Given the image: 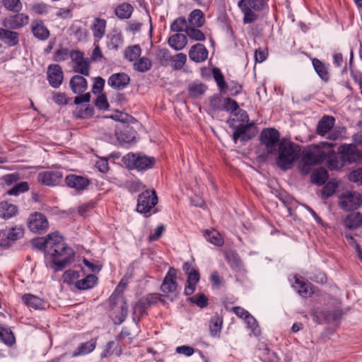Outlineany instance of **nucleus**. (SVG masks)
<instances>
[{
    "instance_id": "f257e3e1",
    "label": "nucleus",
    "mask_w": 362,
    "mask_h": 362,
    "mask_svg": "<svg viewBox=\"0 0 362 362\" xmlns=\"http://www.w3.org/2000/svg\"><path fill=\"white\" fill-rule=\"evenodd\" d=\"M32 245L50 256L57 271L62 270L69 264L74 255L73 250L66 245L62 237L57 233L35 238L32 240Z\"/></svg>"
},
{
    "instance_id": "f03ea898",
    "label": "nucleus",
    "mask_w": 362,
    "mask_h": 362,
    "mask_svg": "<svg viewBox=\"0 0 362 362\" xmlns=\"http://www.w3.org/2000/svg\"><path fill=\"white\" fill-rule=\"evenodd\" d=\"M333 146L334 144L332 143L321 142L305 150L299 163L300 173L303 175H308L315 165L322 163L326 159L327 153L323 148H331Z\"/></svg>"
},
{
    "instance_id": "7ed1b4c3",
    "label": "nucleus",
    "mask_w": 362,
    "mask_h": 362,
    "mask_svg": "<svg viewBox=\"0 0 362 362\" xmlns=\"http://www.w3.org/2000/svg\"><path fill=\"white\" fill-rule=\"evenodd\" d=\"M299 146L291 141H281L279 144L277 165L283 170L291 169L300 156Z\"/></svg>"
},
{
    "instance_id": "20e7f679",
    "label": "nucleus",
    "mask_w": 362,
    "mask_h": 362,
    "mask_svg": "<svg viewBox=\"0 0 362 362\" xmlns=\"http://www.w3.org/2000/svg\"><path fill=\"white\" fill-rule=\"evenodd\" d=\"M362 204V196L356 191H346L339 197V207L346 211L356 210Z\"/></svg>"
},
{
    "instance_id": "39448f33",
    "label": "nucleus",
    "mask_w": 362,
    "mask_h": 362,
    "mask_svg": "<svg viewBox=\"0 0 362 362\" xmlns=\"http://www.w3.org/2000/svg\"><path fill=\"white\" fill-rule=\"evenodd\" d=\"M124 160L129 168H135L139 171L151 168L155 163L153 157L134 153H128L124 157Z\"/></svg>"
},
{
    "instance_id": "423d86ee",
    "label": "nucleus",
    "mask_w": 362,
    "mask_h": 362,
    "mask_svg": "<svg viewBox=\"0 0 362 362\" xmlns=\"http://www.w3.org/2000/svg\"><path fill=\"white\" fill-rule=\"evenodd\" d=\"M158 203V197L154 190H146L141 193L137 199L136 210L141 214L151 211Z\"/></svg>"
},
{
    "instance_id": "0eeeda50",
    "label": "nucleus",
    "mask_w": 362,
    "mask_h": 362,
    "mask_svg": "<svg viewBox=\"0 0 362 362\" xmlns=\"http://www.w3.org/2000/svg\"><path fill=\"white\" fill-rule=\"evenodd\" d=\"M279 133L274 128H267L262 130L260 135L261 142L266 146L267 151L273 153L276 151L279 142Z\"/></svg>"
},
{
    "instance_id": "6e6552de",
    "label": "nucleus",
    "mask_w": 362,
    "mask_h": 362,
    "mask_svg": "<svg viewBox=\"0 0 362 362\" xmlns=\"http://www.w3.org/2000/svg\"><path fill=\"white\" fill-rule=\"evenodd\" d=\"M28 227L33 233H41L47 230L49 223L44 214L40 212H35L28 217Z\"/></svg>"
},
{
    "instance_id": "1a4fd4ad",
    "label": "nucleus",
    "mask_w": 362,
    "mask_h": 362,
    "mask_svg": "<svg viewBox=\"0 0 362 362\" xmlns=\"http://www.w3.org/2000/svg\"><path fill=\"white\" fill-rule=\"evenodd\" d=\"M257 133V129L253 122L247 124H241L235 127L233 139L235 143H236L238 139L242 141H247L255 137Z\"/></svg>"
},
{
    "instance_id": "9d476101",
    "label": "nucleus",
    "mask_w": 362,
    "mask_h": 362,
    "mask_svg": "<svg viewBox=\"0 0 362 362\" xmlns=\"http://www.w3.org/2000/svg\"><path fill=\"white\" fill-rule=\"evenodd\" d=\"M62 177V173L59 171H44L38 174L37 180L44 185L54 187L59 185Z\"/></svg>"
},
{
    "instance_id": "9b49d317",
    "label": "nucleus",
    "mask_w": 362,
    "mask_h": 362,
    "mask_svg": "<svg viewBox=\"0 0 362 362\" xmlns=\"http://www.w3.org/2000/svg\"><path fill=\"white\" fill-rule=\"evenodd\" d=\"M339 158L345 163H355L359 160V153L356 147L352 144L341 145L339 148Z\"/></svg>"
},
{
    "instance_id": "f8f14e48",
    "label": "nucleus",
    "mask_w": 362,
    "mask_h": 362,
    "mask_svg": "<svg viewBox=\"0 0 362 362\" xmlns=\"http://www.w3.org/2000/svg\"><path fill=\"white\" fill-rule=\"evenodd\" d=\"M47 74L50 86L54 88H59L64 79V73L61 66L59 64L49 65Z\"/></svg>"
},
{
    "instance_id": "ddd939ff",
    "label": "nucleus",
    "mask_w": 362,
    "mask_h": 362,
    "mask_svg": "<svg viewBox=\"0 0 362 362\" xmlns=\"http://www.w3.org/2000/svg\"><path fill=\"white\" fill-rule=\"evenodd\" d=\"M130 82L129 75L124 72L112 74L107 79V84L115 90H123Z\"/></svg>"
},
{
    "instance_id": "4468645a",
    "label": "nucleus",
    "mask_w": 362,
    "mask_h": 362,
    "mask_svg": "<svg viewBox=\"0 0 362 362\" xmlns=\"http://www.w3.org/2000/svg\"><path fill=\"white\" fill-rule=\"evenodd\" d=\"M177 271L173 267H170L166 274L160 289L165 293H173L176 291L177 283L176 281Z\"/></svg>"
},
{
    "instance_id": "2eb2a0df",
    "label": "nucleus",
    "mask_w": 362,
    "mask_h": 362,
    "mask_svg": "<svg viewBox=\"0 0 362 362\" xmlns=\"http://www.w3.org/2000/svg\"><path fill=\"white\" fill-rule=\"evenodd\" d=\"M65 182L68 187L81 192L89 185L90 180L86 177L71 174L66 177Z\"/></svg>"
},
{
    "instance_id": "dca6fc26",
    "label": "nucleus",
    "mask_w": 362,
    "mask_h": 362,
    "mask_svg": "<svg viewBox=\"0 0 362 362\" xmlns=\"http://www.w3.org/2000/svg\"><path fill=\"white\" fill-rule=\"evenodd\" d=\"M28 21V16L24 13H18L6 18L4 21V25L9 29H18L27 25Z\"/></svg>"
},
{
    "instance_id": "f3484780",
    "label": "nucleus",
    "mask_w": 362,
    "mask_h": 362,
    "mask_svg": "<svg viewBox=\"0 0 362 362\" xmlns=\"http://www.w3.org/2000/svg\"><path fill=\"white\" fill-rule=\"evenodd\" d=\"M30 28L34 37L39 40L45 41L47 40L50 35L49 30L40 20L32 22Z\"/></svg>"
},
{
    "instance_id": "a211bd4d",
    "label": "nucleus",
    "mask_w": 362,
    "mask_h": 362,
    "mask_svg": "<svg viewBox=\"0 0 362 362\" xmlns=\"http://www.w3.org/2000/svg\"><path fill=\"white\" fill-rule=\"evenodd\" d=\"M335 119L332 116L324 115L318 122L316 132L318 135L325 136L334 126Z\"/></svg>"
},
{
    "instance_id": "6ab92c4d",
    "label": "nucleus",
    "mask_w": 362,
    "mask_h": 362,
    "mask_svg": "<svg viewBox=\"0 0 362 362\" xmlns=\"http://www.w3.org/2000/svg\"><path fill=\"white\" fill-rule=\"evenodd\" d=\"M189 57L195 62H202L207 59L208 50L204 45L198 43L190 48Z\"/></svg>"
},
{
    "instance_id": "aec40b11",
    "label": "nucleus",
    "mask_w": 362,
    "mask_h": 362,
    "mask_svg": "<svg viewBox=\"0 0 362 362\" xmlns=\"http://www.w3.org/2000/svg\"><path fill=\"white\" fill-rule=\"evenodd\" d=\"M69 86L74 93L81 95L88 88L86 79L81 75H75L69 81Z\"/></svg>"
},
{
    "instance_id": "412c9836",
    "label": "nucleus",
    "mask_w": 362,
    "mask_h": 362,
    "mask_svg": "<svg viewBox=\"0 0 362 362\" xmlns=\"http://www.w3.org/2000/svg\"><path fill=\"white\" fill-rule=\"evenodd\" d=\"M0 40L10 47L18 45L19 34L17 32L0 28Z\"/></svg>"
},
{
    "instance_id": "4be33fe9",
    "label": "nucleus",
    "mask_w": 362,
    "mask_h": 362,
    "mask_svg": "<svg viewBox=\"0 0 362 362\" xmlns=\"http://www.w3.org/2000/svg\"><path fill=\"white\" fill-rule=\"evenodd\" d=\"M187 279L184 293L186 296H191L196 289V285L200 279V275L199 271L196 269L187 274Z\"/></svg>"
},
{
    "instance_id": "5701e85b",
    "label": "nucleus",
    "mask_w": 362,
    "mask_h": 362,
    "mask_svg": "<svg viewBox=\"0 0 362 362\" xmlns=\"http://www.w3.org/2000/svg\"><path fill=\"white\" fill-rule=\"evenodd\" d=\"M22 300L27 306L35 310L44 309L47 305L43 299L30 293L23 295Z\"/></svg>"
},
{
    "instance_id": "b1692460",
    "label": "nucleus",
    "mask_w": 362,
    "mask_h": 362,
    "mask_svg": "<svg viewBox=\"0 0 362 362\" xmlns=\"http://www.w3.org/2000/svg\"><path fill=\"white\" fill-rule=\"evenodd\" d=\"M168 45L175 50L182 49L187 44V38L185 34L175 33L171 35L168 40Z\"/></svg>"
},
{
    "instance_id": "393cba45",
    "label": "nucleus",
    "mask_w": 362,
    "mask_h": 362,
    "mask_svg": "<svg viewBox=\"0 0 362 362\" xmlns=\"http://www.w3.org/2000/svg\"><path fill=\"white\" fill-rule=\"evenodd\" d=\"M344 226L349 229H356L362 226V214L354 212L347 215L344 219Z\"/></svg>"
},
{
    "instance_id": "a878e982",
    "label": "nucleus",
    "mask_w": 362,
    "mask_h": 362,
    "mask_svg": "<svg viewBox=\"0 0 362 362\" xmlns=\"http://www.w3.org/2000/svg\"><path fill=\"white\" fill-rule=\"evenodd\" d=\"M18 208L16 205L7 202H0V218L7 220L16 216Z\"/></svg>"
},
{
    "instance_id": "bb28decb",
    "label": "nucleus",
    "mask_w": 362,
    "mask_h": 362,
    "mask_svg": "<svg viewBox=\"0 0 362 362\" xmlns=\"http://www.w3.org/2000/svg\"><path fill=\"white\" fill-rule=\"evenodd\" d=\"M204 23V15L200 9H194L189 13L188 16V26L200 28L203 26Z\"/></svg>"
},
{
    "instance_id": "cd10ccee",
    "label": "nucleus",
    "mask_w": 362,
    "mask_h": 362,
    "mask_svg": "<svg viewBox=\"0 0 362 362\" xmlns=\"http://www.w3.org/2000/svg\"><path fill=\"white\" fill-rule=\"evenodd\" d=\"M96 346V339H92L88 341L81 344L76 351H74L72 356L77 357L82 355L88 354L92 352Z\"/></svg>"
},
{
    "instance_id": "c85d7f7f",
    "label": "nucleus",
    "mask_w": 362,
    "mask_h": 362,
    "mask_svg": "<svg viewBox=\"0 0 362 362\" xmlns=\"http://www.w3.org/2000/svg\"><path fill=\"white\" fill-rule=\"evenodd\" d=\"M98 281V278L94 274H88L84 279L78 280L75 283V286L79 290H86L92 288Z\"/></svg>"
},
{
    "instance_id": "c756f323",
    "label": "nucleus",
    "mask_w": 362,
    "mask_h": 362,
    "mask_svg": "<svg viewBox=\"0 0 362 362\" xmlns=\"http://www.w3.org/2000/svg\"><path fill=\"white\" fill-rule=\"evenodd\" d=\"M238 5L244 15L243 23H252L257 19L258 16L255 13L252 8L247 7L246 5L243 4V1H239Z\"/></svg>"
},
{
    "instance_id": "7c9ffc66",
    "label": "nucleus",
    "mask_w": 362,
    "mask_h": 362,
    "mask_svg": "<svg viewBox=\"0 0 362 362\" xmlns=\"http://www.w3.org/2000/svg\"><path fill=\"white\" fill-rule=\"evenodd\" d=\"M106 21L102 18H95L91 29L95 38L101 39L105 33Z\"/></svg>"
},
{
    "instance_id": "2f4dec72",
    "label": "nucleus",
    "mask_w": 362,
    "mask_h": 362,
    "mask_svg": "<svg viewBox=\"0 0 362 362\" xmlns=\"http://www.w3.org/2000/svg\"><path fill=\"white\" fill-rule=\"evenodd\" d=\"M329 175L326 169L320 168L311 175V182L317 185L321 186L325 183Z\"/></svg>"
},
{
    "instance_id": "473e14b6",
    "label": "nucleus",
    "mask_w": 362,
    "mask_h": 362,
    "mask_svg": "<svg viewBox=\"0 0 362 362\" xmlns=\"http://www.w3.org/2000/svg\"><path fill=\"white\" fill-rule=\"evenodd\" d=\"M293 287L297 290L298 293L303 297H308L312 293L310 284L304 282L300 278L295 276V283Z\"/></svg>"
},
{
    "instance_id": "72a5a7b5",
    "label": "nucleus",
    "mask_w": 362,
    "mask_h": 362,
    "mask_svg": "<svg viewBox=\"0 0 362 362\" xmlns=\"http://www.w3.org/2000/svg\"><path fill=\"white\" fill-rule=\"evenodd\" d=\"M115 354L119 356L122 354V349L117 341H111L106 345L105 349L101 354L102 357H107Z\"/></svg>"
},
{
    "instance_id": "f704fd0d",
    "label": "nucleus",
    "mask_w": 362,
    "mask_h": 362,
    "mask_svg": "<svg viewBox=\"0 0 362 362\" xmlns=\"http://www.w3.org/2000/svg\"><path fill=\"white\" fill-rule=\"evenodd\" d=\"M133 6L128 3H123L115 8V15L120 19H128L133 12Z\"/></svg>"
},
{
    "instance_id": "c9c22d12",
    "label": "nucleus",
    "mask_w": 362,
    "mask_h": 362,
    "mask_svg": "<svg viewBox=\"0 0 362 362\" xmlns=\"http://www.w3.org/2000/svg\"><path fill=\"white\" fill-rule=\"evenodd\" d=\"M141 49L139 45L127 47L124 50V58L129 62H135L140 57Z\"/></svg>"
},
{
    "instance_id": "e433bc0d",
    "label": "nucleus",
    "mask_w": 362,
    "mask_h": 362,
    "mask_svg": "<svg viewBox=\"0 0 362 362\" xmlns=\"http://www.w3.org/2000/svg\"><path fill=\"white\" fill-rule=\"evenodd\" d=\"M313 65L318 76L325 81L329 79V73L324 63L317 59L313 60Z\"/></svg>"
},
{
    "instance_id": "4c0bfd02",
    "label": "nucleus",
    "mask_w": 362,
    "mask_h": 362,
    "mask_svg": "<svg viewBox=\"0 0 362 362\" xmlns=\"http://www.w3.org/2000/svg\"><path fill=\"white\" fill-rule=\"evenodd\" d=\"M151 61L145 57H141L134 63V69L139 72H145L151 68Z\"/></svg>"
},
{
    "instance_id": "58836bf2",
    "label": "nucleus",
    "mask_w": 362,
    "mask_h": 362,
    "mask_svg": "<svg viewBox=\"0 0 362 362\" xmlns=\"http://www.w3.org/2000/svg\"><path fill=\"white\" fill-rule=\"evenodd\" d=\"M206 239L211 243L220 246L223 243L221 234L216 230H207L204 233Z\"/></svg>"
},
{
    "instance_id": "ea45409f",
    "label": "nucleus",
    "mask_w": 362,
    "mask_h": 362,
    "mask_svg": "<svg viewBox=\"0 0 362 362\" xmlns=\"http://www.w3.org/2000/svg\"><path fill=\"white\" fill-rule=\"evenodd\" d=\"M5 231H6V235L10 243L21 238L24 234L23 228L19 226L6 229Z\"/></svg>"
},
{
    "instance_id": "a19ab883",
    "label": "nucleus",
    "mask_w": 362,
    "mask_h": 362,
    "mask_svg": "<svg viewBox=\"0 0 362 362\" xmlns=\"http://www.w3.org/2000/svg\"><path fill=\"white\" fill-rule=\"evenodd\" d=\"M90 60L86 58L83 61L74 65L73 69L74 72L80 74L81 76H88L90 74Z\"/></svg>"
},
{
    "instance_id": "79ce46f5",
    "label": "nucleus",
    "mask_w": 362,
    "mask_h": 362,
    "mask_svg": "<svg viewBox=\"0 0 362 362\" xmlns=\"http://www.w3.org/2000/svg\"><path fill=\"white\" fill-rule=\"evenodd\" d=\"M124 42V38L121 33L115 31L110 39L108 47L115 50H117Z\"/></svg>"
},
{
    "instance_id": "37998d69",
    "label": "nucleus",
    "mask_w": 362,
    "mask_h": 362,
    "mask_svg": "<svg viewBox=\"0 0 362 362\" xmlns=\"http://www.w3.org/2000/svg\"><path fill=\"white\" fill-rule=\"evenodd\" d=\"M187 22L185 17L177 18L170 25V30L173 32L179 33L185 31L188 28Z\"/></svg>"
},
{
    "instance_id": "c03bdc74",
    "label": "nucleus",
    "mask_w": 362,
    "mask_h": 362,
    "mask_svg": "<svg viewBox=\"0 0 362 362\" xmlns=\"http://www.w3.org/2000/svg\"><path fill=\"white\" fill-rule=\"evenodd\" d=\"M327 157L329 158V168L330 170H338L344 165V163L336 156L334 151H330L327 153Z\"/></svg>"
},
{
    "instance_id": "a18cd8bd",
    "label": "nucleus",
    "mask_w": 362,
    "mask_h": 362,
    "mask_svg": "<svg viewBox=\"0 0 362 362\" xmlns=\"http://www.w3.org/2000/svg\"><path fill=\"white\" fill-rule=\"evenodd\" d=\"M206 86L202 83H194L189 86V94L193 98L201 96L206 91Z\"/></svg>"
},
{
    "instance_id": "49530a36",
    "label": "nucleus",
    "mask_w": 362,
    "mask_h": 362,
    "mask_svg": "<svg viewBox=\"0 0 362 362\" xmlns=\"http://www.w3.org/2000/svg\"><path fill=\"white\" fill-rule=\"evenodd\" d=\"M186 34L189 38L197 41H204L206 39L204 34L198 29V27L189 26L186 29Z\"/></svg>"
},
{
    "instance_id": "de8ad7c7",
    "label": "nucleus",
    "mask_w": 362,
    "mask_h": 362,
    "mask_svg": "<svg viewBox=\"0 0 362 362\" xmlns=\"http://www.w3.org/2000/svg\"><path fill=\"white\" fill-rule=\"evenodd\" d=\"M2 4L8 11L18 13L22 9V3L20 0H2Z\"/></svg>"
},
{
    "instance_id": "09e8293b",
    "label": "nucleus",
    "mask_w": 362,
    "mask_h": 362,
    "mask_svg": "<svg viewBox=\"0 0 362 362\" xmlns=\"http://www.w3.org/2000/svg\"><path fill=\"white\" fill-rule=\"evenodd\" d=\"M222 321L219 317H213L209 325L210 333L214 337H219L221 330Z\"/></svg>"
},
{
    "instance_id": "8fccbe9b",
    "label": "nucleus",
    "mask_w": 362,
    "mask_h": 362,
    "mask_svg": "<svg viewBox=\"0 0 362 362\" xmlns=\"http://www.w3.org/2000/svg\"><path fill=\"white\" fill-rule=\"evenodd\" d=\"M156 58L159 61L160 65L167 66L169 62L171 61L172 56L170 55L168 49L163 48L160 49L158 51L156 54Z\"/></svg>"
},
{
    "instance_id": "3c124183",
    "label": "nucleus",
    "mask_w": 362,
    "mask_h": 362,
    "mask_svg": "<svg viewBox=\"0 0 362 362\" xmlns=\"http://www.w3.org/2000/svg\"><path fill=\"white\" fill-rule=\"evenodd\" d=\"M173 67L175 70L181 69L187 61V55L184 53H178L172 57Z\"/></svg>"
},
{
    "instance_id": "603ef678",
    "label": "nucleus",
    "mask_w": 362,
    "mask_h": 362,
    "mask_svg": "<svg viewBox=\"0 0 362 362\" xmlns=\"http://www.w3.org/2000/svg\"><path fill=\"white\" fill-rule=\"evenodd\" d=\"M29 189V185L27 182H21L14 185L8 191L9 195L17 196L21 193H24Z\"/></svg>"
},
{
    "instance_id": "864d4df0",
    "label": "nucleus",
    "mask_w": 362,
    "mask_h": 362,
    "mask_svg": "<svg viewBox=\"0 0 362 362\" xmlns=\"http://www.w3.org/2000/svg\"><path fill=\"white\" fill-rule=\"evenodd\" d=\"M223 110L228 112H230L231 114L234 115L239 109V106L237 102L230 98H226L223 100Z\"/></svg>"
},
{
    "instance_id": "5fc2aeb1",
    "label": "nucleus",
    "mask_w": 362,
    "mask_h": 362,
    "mask_svg": "<svg viewBox=\"0 0 362 362\" xmlns=\"http://www.w3.org/2000/svg\"><path fill=\"white\" fill-rule=\"evenodd\" d=\"M188 300L201 308H205L208 305V298L204 293H197L189 297Z\"/></svg>"
},
{
    "instance_id": "6e6d98bb",
    "label": "nucleus",
    "mask_w": 362,
    "mask_h": 362,
    "mask_svg": "<svg viewBox=\"0 0 362 362\" xmlns=\"http://www.w3.org/2000/svg\"><path fill=\"white\" fill-rule=\"evenodd\" d=\"M214 78L217 83L218 87L221 90H223L228 88V86L226 85L223 75L221 72L220 69L218 68L213 69L212 71Z\"/></svg>"
},
{
    "instance_id": "4d7b16f0",
    "label": "nucleus",
    "mask_w": 362,
    "mask_h": 362,
    "mask_svg": "<svg viewBox=\"0 0 362 362\" xmlns=\"http://www.w3.org/2000/svg\"><path fill=\"white\" fill-rule=\"evenodd\" d=\"M151 306V303L147 300L145 296L139 299V302L134 307V312H139L142 315L145 313L146 310Z\"/></svg>"
},
{
    "instance_id": "13d9d810",
    "label": "nucleus",
    "mask_w": 362,
    "mask_h": 362,
    "mask_svg": "<svg viewBox=\"0 0 362 362\" xmlns=\"http://www.w3.org/2000/svg\"><path fill=\"white\" fill-rule=\"evenodd\" d=\"M245 320L246 323L248 325L249 327L252 329L253 334L255 336L259 335L260 329L259 327L257 320L254 318V317L249 314V315L245 318Z\"/></svg>"
},
{
    "instance_id": "bf43d9fd",
    "label": "nucleus",
    "mask_w": 362,
    "mask_h": 362,
    "mask_svg": "<svg viewBox=\"0 0 362 362\" xmlns=\"http://www.w3.org/2000/svg\"><path fill=\"white\" fill-rule=\"evenodd\" d=\"M247 7H251L254 11H261L264 5V0H240Z\"/></svg>"
},
{
    "instance_id": "052dcab7",
    "label": "nucleus",
    "mask_w": 362,
    "mask_h": 362,
    "mask_svg": "<svg viewBox=\"0 0 362 362\" xmlns=\"http://www.w3.org/2000/svg\"><path fill=\"white\" fill-rule=\"evenodd\" d=\"M349 180L358 185H362V168L351 171L349 175Z\"/></svg>"
},
{
    "instance_id": "680f3d73",
    "label": "nucleus",
    "mask_w": 362,
    "mask_h": 362,
    "mask_svg": "<svg viewBox=\"0 0 362 362\" xmlns=\"http://www.w3.org/2000/svg\"><path fill=\"white\" fill-rule=\"evenodd\" d=\"M69 55H70V53L67 48H60L54 52V60L55 62H63L68 58Z\"/></svg>"
},
{
    "instance_id": "e2e57ef3",
    "label": "nucleus",
    "mask_w": 362,
    "mask_h": 362,
    "mask_svg": "<svg viewBox=\"0 0 362 362\" xmlns=\"http://www.w3.org/2000/svg\"><path fill=\"white\" fill-rule=\"evenodd\" d=\"M20 179L21 175L18 173L8 174L2 177L3 181L8 185L17 182Z\"/></svg>"
},
{
    "instance_id": "0e129e2a",
    "label": "nucleus",
    "mask_w": 362,
    "mask_h": 362,
    "mask_svg": "<svg viewBox=\"0 0 362 362\" xmlns=\"http://www.w3.org/2000/svg\"><path fill=\"white\" fill-rule=\"evenodd\" d=\"M105 83V79H103L102 77H95L94 78V83L93 86V92L94 93H100L103 90Z\"/></svg>"
},
{
    "instance_id": "69168bd1",
    "label": "nucleus",
    "mask_w": 362,
    "mask_h": 362,
    "mask_svg": "<svg viewBox=\"0 0 362 362\" xmlns=\"http://www.w3.org/2000/svg\"><path fill=\"white\" fill-rule=\"evenodd\" d=\"M0 337L7 344H11L14 340L11 332H8L7 329L0 327Z\"/></svg>"
},
{
    "instance_id": "338daca9",
    "label": "nucleus",
    "mask_w": 362,
    "mask_h": 362,
    "mask_svg": "<svg viewBox=\"0 0 362 362\" xmlns=\"http://www.w3.org/2000/svg\"><path fill=\"white\" fill-rule=\"evenodd\" d=\"M52 100L57 105H63L68 103V98L64 93L54 92L52 95Z\"/></svg>"
},
{
    "instance_id": "774afa93",
    "label": "nucleus",
    "mask_w": 362,
    "mask_h": 362,
    "mask_svg": "<svg viewBox=\"0 0 362 362\" xmlns=\"http://www.w3.org/2000/svg\"><path fill=\"white\" fill-rule=\"evenodd\" d=\"M336 185L332 182H328L322 189V193L325 198L331 197L335 192Z\"/></svg>"
}]
</instances>
